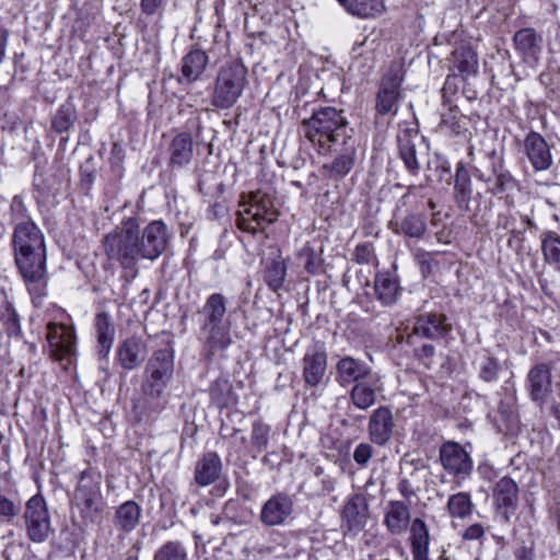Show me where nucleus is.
Wrapping results in <instances>:
<instances>
[{"instance_id": "obj_1", "label": "nucleus", "mask_w": 560, "mask_h": 560, "mask_svg": "<svg viewBox=\"0 0 560 560\" xmlns=\"http://www.w3.org/2000/svg\"><path fill=\"white\" fill-rule=\"evenodd\" d=\"M15 266L32 302L40 307L47 295V253L45 236L33 220L18 222L12 234Z\"/></svg>"}, {"instance_id": "obj_2", "label": "nucleus", "mask_w": 560, "mask_h": 560, "mask_svg": "<svg viewBox=\"0 0 560 560\" xmlns=\"http://www.w3.org/2000/svg\"><path fill=\"white\" fill-rule=\"evenodd\" d=\"M174 373V351L165 347L153 352L144 369L141 396L132 400L137 421H141L164 408L162 395Z\"/></svg>"}, {"instance_id": "obj_3", "label": "nucleus", "mask_w": 560, "mask_h": 560, "mask_svg": "<svg viewBox=\"0 0 560 560\" xmlns=\"http://www.w3.org/2000/svg\"><path fill=\"white\" fill-rule=\"evenodd\" d=\"M302 126L305 137L325 152H330L340 142H349L352 137V128L343 110L331 106L315 109Z\"/></svg>"}, {"instance_id": "obj_4", "label": "nucleus", "mask_w": 560, "mask_h": 560, "mask_svg": "<svg viewBox=\"0 0 560 560\" xmlns=\"http://www.w3.org/2000/svg\"><path fill=\"white\" fill-rule=\"evenodd\" d=\"M140 226L138 220L128 218L106 234L103 247L110 260L120 264L124 269H133L141 258L139 248Z\"/></svg>"}, {"instance_id": "obj_5", "label": "nucleus", "mask_w": 560, "mask_h": 560, "mask_svg": "<svg viewBox=\"0 0 560 560\" xmlns=\"http://www.w3.org/2000/svg\"><path fill=\"white\" fill-rule=\"evenodd\" d=\"M416 190V186H409L407 192L398 199L392 224L394 233L421 240L427 233L428 225L423 211L418 207Z\"/></svg>"}, {"instance_id": "obj_6", "label": "nucleus", "mask_w": 560, "mask_h": 560, "mask_svg": "<svg viewBox=\"0 0 560 560\" xmlns=\"http://www.w3.org/2000/svg\"><path fill=\"white\" fill-rule=\"evenodd\" d=\"M247 84V69L240 62L223 66L217 75L212 105L220 109L231 108L242 96Z\"/></svg>"}, {"instance_id": "obj_7", "label": "nucleus", "mask_w": 560, "mask_h": 560, "mask_svg": "<svg viewBox=\"0 0 560 560\" xmlns=\"http://www.w3.org/2000/svg\"><path fill=\"white\" fill-rule=\"evenodd\" d=\"M101 483L102 476L96 470L86 469L80 474L74 491V505L85 522H95L104 510Z\"/></svg>"}, {"instance_id": "obj_8", "label": "nucleus", "mask_w": 560, "mask_h": 560, "mask_svg": "<svg viewBox=\"0 0 560 560\" xmlns=\"http://www.w3.org/2000/svg\"><path fill=\"white\" fill-rule=\"evenodd\" d=\"M237 212V226L242 231L256 234L278 219V211L270 197L259 192L249 196L247 203L241 205Z\"/></svg>"}, {"instance_id": "obj_9", "label": "nucleus", "mask_w": 560, "mask_h": 560, "mask_svg": "<svg viewBox=\"0 0 560 560\" xmlns=\"http://www.w3.org/2000/svg\"><path fill=\"white\" fill-rule=\"evenodd\" d=\"M23 521L26 536L32 542L42 544L52 533L54 529L47 502L40 493L31 497L26 501Z\"/></svg>"}, {"instance_id": "obj_10", "label": "nucleus", "mask_w": 560, "mask_h": 560, "mask_svg": "<svg viewBox=\"0 0 560 560\" xmlns=\"http://www.w3.org/2000/svg\"><path fill=\"white\" fill-rule=\"evenodd\" d=\"M439 457L443 469L455 479L458 486L468 479L474 470L470 453L457 442H444L440 446Z\"/></svg>"}, {"instance_id": "obj_11", "label": "nucleus", "mask_w": 560, "mask_h": 560, "mask_svg": "<svg viewBox=\"0 0 560 560\" xmlns=\"http://www.w3.org/2000/svg\"><path fill=\"white\" fill-rule=\"evenodd\" d=\"M340 529L345 537L358 536L368 525L370 508L362 493H354L347 498L340 515Z\"/></svg>"}, {"instance_id": "obj_12", "label": "nucleus", "mask_w": 560, "mask_h": 560, "mask_svg": "<svg viewBox=\"0 0 560 560\" xmlns=\"http://www.w3.org/2000/svg\"><path fill=\"white\" fill-rule=\"evenodd\" d=\"M46 339L50 358L56 361L71 360L77 352V337L70 325L49 323Z\"/></svg>"}, {"instance_id": "obj_13", "label": "nucleus", "mask_w": 560, "mask_h": 560, "mask_svg": "<svg viewBox=\"0 0 560 560\" xmlns=\"http://www.w3.org/2000/svg\"><path fill=\"white\" fill-rule=\"evenodd\" d=\"M452 325L443 313L429 312L416 317L412 332L407 336V343H415L417 339L427 338L438 340L448 336Z\"/></svg>"}, {"instance_id": "obj_14", "label": "nucleus", "mask_w": 560, "mask_h": 560, "mask_svg": "<svg viewBox=\"0 0 560 560\" xmlns=\"http://www.w3.org/2000/svg\"><path fill=\"white\" fill-rule=\"evenodd\" d=\"M523 152L527 158L533 172H547L553 165L551 145L539 132L530 130L523 141Z\"/></svg>"}, {"instance_id": "obj_15", "label": "nucleus", "mask_w": 560, "mask_h": 560, "mask_svg": "<svg viewBox=\"0 0 560 560\" xmlns=\"http://www.w3.org/2000/svg\"><path fill=\"white\" fill-rule=\"evenodd\" d=\"M518 494V486L511 477L504 476L494 485L492 493L494 508L504 523H510L512 515L515 514Z\"/></svg>"}, {"instance_id": "obj_16", "label": "nucleus", "mask_w": 560, "mask_h": 560, "mask_svg": "<svg viewBox=\"0 0 560 560\" xmlns=\"http://www.w3.org/2000/svg\"><path fill=\"white\" fill-rule=\"evenodd\" d=\"M327 371V351L324 343L310 346L302 359V376L306 386L317 387Z\"/></svg>"}, {"instance_id": "obj_17", "label": "nucleus", "mask_w": 560, "mask_h": 560, "mask_svg": "<svg viewBox=\"0 0 560 560\" xmlns=\"http://www.w3.org/2000/svg\"><path fill=\"white\" fill-rule=\"evenodd\" d=\"M167 228L163 221L149 223L139 234V248L142 259L155 260L166 248Z\"/></svg>"}, {"instance_id": "obj_18", "label": "nucleus", "mask_w": 560, "mask_h": 560, "mask_svg": "<svg viewBox=\"0 0 560 560\" xmlns=\"http://www.w3.org/2000/svg\"><path fill=\"white\" fill-rule=\"evenodd\" d=\"M401 82L402 78L397 72L384 75L376 94L375 109L378 115L397 114Z\"/></svg>"}, {"instance_id": "obj_19", "label": "nucleus", "mask_w": 560, "mask_h": 560, "mask_svg": "<svg viewBox=\"0 0 560 560\" xmlns=\"http://www.w3.org/2000/svg\"><path fill=\"white\" fill-rule=\"evenodd\" d=\"M526 382L532 400L542 408L552 392L551 366L547 363L535 364L528 371Z\"/></svg>"}, {"instance_id": "obj_20", "label": "nucleus", "mask_w": 560, "mask_h": 560, "mask_svg": "<svg viewBox=\"0 0 560 560\" xmlns=\"http://www.w3.org/2000/svg\"><path fill=\"white\" fill-rule=\"evenodd\" d=\"M375 373L366 362L351 355H345L336 363V381L343 387L359 383Z\"/></svg>"}, {"instance_id": "obj_21", "label": "nucleus", "mask_w": 560, "mask_h": 560, "mask_svg": "<svg viewBox=\"0 0 560 560\" xmlns=\"http://www.w3.org/2000/svg\"><path fill=\"white\" fill-rule=\"evenodd\" d=\"M168 167L180 170L188 166L195 156V141L187 131L175 135L167 147Z\"/></svg>"}, {"instance_id": "obj_22", "label": "nucleus", "mask_w": 560, "mask_h": 560, "mask_svg": "<svg viewBox=\"0 0 560 560\" xmlns=\"http://www.w3.org/2000/svg\"><path fill=\"white\" fill-rule=\"evenodd\" d=\"M231 327L232 323L200 326L203 338L202 353L207 359H211L218 352L225 351L232 345Z\"/></svg>"}, {"instance_id": "obj_23", "label": "nucleus", "mask_w": 560, "mask_h": 560, "mask_svg": "<svg viewBox=\"0 0 560 560\" xmlns=\"http://www.w3.org/2000/svg\"><path fill=\"white\" fill-rule=\"evenodd\" d=\"M394 417L389 408L381 406L373 410L369 419V436L378 446L386 445L394 432Z\"/></svg>"}, {"instance_id": "obj_24", "label": "nucleus", "mask_w": 560, "mask_h": 560, "mask_svg": "<svg viewBox=\"0 0 560 560\" xmlns=\"http://www.w3.org/2000/svg\"><path fill=\"white\" fill-rule=\"evenodd\" d=\"M293 512V501L284 493L270 497L260 511V521L266 526L282 525Z\"/></svg>"}, {"instance_id": "obj_25", "label": "nucleus", "mask_w": 560, "mask_h": 560, "mask_svg": "<svg viewBox=\"0 0 560 560\" xmlns=\"http://www.w3.org/2000/svg\"><path fill=\"white\" fill-rule=\"evenodd\" d=\"M383 390L382 378L378 373L353 384L350 398L355 408L366 410L376 402V396Z\"/></svg>"}, {"instance_id": "obj_26", "label": "nucleus", "mask_w": 560, "mask_h": 560, "mask_svg": "<svg viewBox=\"0 0 560 560\" xmlns=\"http://www.w3.org/2000/svg\"><path fill=\"white\" fill-rule=\"evenodd\" d=\"M147 345L141 337L131 336L122 340L117 348V361L124 370L138 368L145 359Z\"/></svg>"}, {"instance_id": "obj_27", "label": "nucleus", "mask_w": 560, "mask_h": 560, "mask_svg": "<svg viewBox=\"0 0 560 560\" xmlns=\"http://www.w3.org/2000/svg\"><path fill=\"white\" fill-rule=\"evenodd\" d=\"M419 140L420 136L415 129H405L397 136L399 158L408 173L413 176L418 175L421 168L417 152Z\"/></svg>"}, {"instance_id": "obj_28", "label": "nucleus", "mask_w": 560, "mask_h": 560, "mask_svg": "<svg viewBox=\"0 0 560 560\" xmlns=\"http://www.w3.org/2000/svg\"><path fill=\"white\" fill-rule=\"evenodd\" d=\"M479 62L476 51L468 44H459L452 52L451 70L454 78L458 74L464 80L478 73Z\"/></svg>"}, {"instance_id": "obj_29", "label": "nucleus", "mask_w": 560, "mask_h": 560, "mask_svg": "<svg viewBox=\"0 0 560 560\" xmlns=\"http://www.w3.org/2000/svg\"><path fill=\"white\" fill-rule=\"evenodd\" d=\"M490 160L491 173L495 176L492 187L488 191L492 195H503L517 188L518 182L511 172L503 167L502 159L498 158L495 151L483 153Z\"/></svg>"}, {"instance_id": "obj_30", "label": "nucleus", "mask_w": 560, "mask_h": 560, "mask_svg": "<svg viewBox=\"0 0 560 560\" xmlns=\"http://www.w3.org/2000/svg\"><path fill=\"white\" fill-rule=\"evenodd\" d=\"M410 524V509L405 501L390 500L384 511V525L392 535L404 534Z\"/></svg>"}, {"instance_id": "obj_31", "label": "nucleus", "mask_w": 560, "mask_h": 560, "mask_svg": "<svg viewBox=\"0 0 560 560\" xmlns=\"http://www.w3.org/2000/svg\"><path fill=\"white\" fill-rule=\"evenodd\" d=\"M514 45L527 62H538L541 49L542 37L534 28L518 30L514 35Z\"/></svg>"}, {"instance_id": "obj_32", "label": "nucleus", "mask_w": 560, "mask_h": 560, "mask_svg": "<svg viewBox=\"0 0 560 560\" xmlns=\"http://www.w3.org/2000/svg\"><path fill=\"white\" fill-rule=\"evenodd\" d=\"M222 471V460L215 452H207L196 463L194 478L198 486L207 487L215 482Z\"/></svg>"}, {"instance_id": "obj_33", "label": "nucleus", "mask_w": 560, "mask_h": 560, "mask_svg": "<svg viewBox=\"0 0 560 560\" xmlns=\"http://www.w3.org/2000/svg\"><path fill=\"white\" fill-rule=\"evenodd\" d=\"M209 57L206 51L201 49H191L187 52L180 63V74L178 79L179 83H194L198 81L202 73L206 71Z\"/></svg>"}, {"instance_id": "obj_34", "label": "nucleus", "mask_w": 560, "mask_h": 560, "mask_svg": "<svg viewBox=\"0 0 560 560\" xmlns=\"http://www.w3.org/2000/svg\"><path fill=\"white\" fill-rule=\"evenodd\" d=\"M202 322L200 326H212L229 324L231 320L226 318V298L221 293L210 294L202 308Z\"/></svg>"}, {"instance_id": "obj_35", "label": "nucleus", "mask_w": 560, "mask_h": 560, "mask_svg": "<svg viewBox=\"0 0 560 560\" xmlns=\"http://www.w3.org/2000/svg\"><path fill=\"white\" fill-rule=\"evenodd\" d=\"M142 510L133 500L121 503L115 511L113 524L114 527L125 534L136 529L140 523Z\"/></svg>"}, {"instance_id": "obj_36", "label": "nucleus", "mask_w": 560, "mask_h": 560, "mask_svg": "<svg viewBox=\"0 0 560 560\" xmlns=\"http://www.w3.org/2000/svg\"><path fill=\"white\" fill-rule=\"evenodd\" d=\"M343 10L358 19H375L385 11L384 0H337Z\"/></svg>"}, {"instance_id": "obj_37", "label": "nucleus", "mask_w": 560, "mask_h": 560, "mask_svg": "<svg viewBox=\"0 0 560 560\" xmlns=\"http://www.w3.org/2000/svg\"><path fill=\"white\" fill-rule=\"evenodd\" d=\"M0 332L8 337L21 335L20 316L3 290H0Z\"/></svg>"}, {"instance_id": "obj_38", "label": "nucleus", "mask_w": 560, "mask_h": 560, "mask_svg": "<svg viewBox=\"0 0 560 560\" xmlns=\"http://www.w3.org/2000/svg\"><path fill=\"white\" fill-rule=\"evenodd\" d=\"M374 292L383 305H393L399 296L398 279L389 272L377 273L374 279Z\"/></svg>"}, {"instance_id": "obj_39", "label": "nucleus", "mask_w": 560, "mask_h": 560, "mask_svg": "<svg viewBox=\"0 0 560 560\" xmlns=\"http://www.w3.org/2000/svg\"><path fill=\"white\" fill-rule=\"evenodd\" d=\"M95 329L97 336V354L100 359H106L112 349L115 336V328L107 313L102 312L96 315Z\"/></svg>"}, {"instance_id": "obj_40", "label": "nucleus", "mask_w": 560, "mask_h": 560, "mask_svg": "<svg viewBox=\"0 0 560 560\" xmlns=\"http://www.w3.org/2000/svg\"><path fill=\"white\" fill-rule=\"evenodd\" d=\"M211 402L219 409L229 408L237 404V395L226 378H217L209 387Z\"/></svg>"}, {"instance_id": "obj_41", "label": "nucleus", "mask_w": 560, "mask_h": 560, "mask_svg": "<svg viewBox=\"0 0 560 560\" xmlns=\"http://www.w3.org/2000/svg\"><path fill=\"white\" fill-rule=\"evenodd\" d=\"M471 179L468 171L459 164L455 172L454 198L460 210L468 211L471 199Z\"/></svg>"}, {"instance_id": "obj_42", "label": "nucleus", "mask_w": 560, "mask_h": 560, "mask_svg": "<svg viewBox=\"0 0 560 560\" xmlns=\"http://www.w3.org/2000/svg\"><path fill=\"white\" fill-rule=\"evenodd\" d=\"M342 151L334 159L330 165V174L334 177L342 178L350 173L355 162V144L353 137L349 142H340Z\"/></svg>"}, {"instance_id": "obj_43", "label": "nucleus", "mask_w": 560, "mask_h": 560, "mask_svg": "<svg viewBox=\"0 0 560 560\" xmlns=\"http://www.w3.org/2000/svg\"><path fill=\"white\" fill-rule=\"evenodd\" d=\"M285 276L287 265L280 255L267 261L264 280L270 290L279 291L284 284Z\"/></svg>"}, {"instance_id": "obj_44", "label": "nucleus", "mask_w": 560, "mask_h": 560, "mask_svg": "<svg viewBox=\"0 0 560 560\" xmlns=\"http://www.w3.org/2000/svg\"><path fill=\"white\" fill-rule=\"evenodd\" d=\"M541 252L544 260L556 271H560V235L553 231L541 234Z\"/></svg>"}, {"instance_id": "obj_45", "label": "nucleus", "mask_w": 560, "mask_h": 560, "mask_svg": "<svg viewBox=\"0 0 560 560\" xmlns=\"http://www.w3.org/2000/svg\"><path fill=\"white\" fill-rule=\"evenodd\" d=\"M446 509L451 517L465 520L469 517L474 510L471 495L468 492H457L450 495Z\"/></svg>"}, {"instance_id": "obj_46", "label": "nucleus", "mask_w": 560, "mask_h": 560, "mask_svg": "<svg viewBox=\"0 0 560 560\" xmlns=\"http://www.w3.org/2000/svg\"><path fill=\"white\" fill-rule=\"evenodd\" d=\"M75 120V107L72 102L67 101L57 109L51 121V127L58 133L67 132L70 128L73 127Z\"/></svg>"}, {"instance_id": "obj_47", "label": "nucleus", "mask_w": 560, "mask_h": 560, "mask_svg": "<svg viewBox=\"0 0 560 560\" xmlns=\"http://www.w3.org/2000/svg\"><path fill=\"white\" fill-rule=\"evenodd\" d=\"M411 552L429 550L430 536L427 524L423 520L417 517L410 525Z\"/></svg>"}, {"instance_id": "obj_48", "label": "nucleus", "mask_w": 560, "mask_h": 560, "mask_svg": "<svg viewBox=\"0 0 560 560\" xmlns=\"http://www.w3.org/2000/svg\"><path fill=\"white\" fill-rule=\"evenodd\" d=\"M153 560H188V550L179 540H168L155 551Z\"/></svg>"}, {"instance_id": "obj_49", "label": "nucleus", "mask_w": 560, "mask_h": 560, "mask_svg": "<svg viewBox=\"0 0 560 560\" xmlns=\"http://www.w3.org/2000/svg\"><path fill=\"white\" fill-rule=\"evenodd\" d=\"M271 428L261 420H256L252 425L250 443L258 452L267 448Z\"/></svg>"}, {"instance_id": "obj_50", "label": "nucleus", "mask_w": 560, "mask_h": 560, "mask_svg": "<svg viewBox=\"0 0 560 560\" xmlns=\"http://www.w3.org/2000/svg\"><path fill=\"white\" fill-rule=\"evenodd\" d=\"M412 347L413 355L425 366L431 368L433 364V358L435 355V348L430 342H421L417 339L415 343H408Z\"/></svg>"}, {"instance_id": "obj_51", "label": "nucleus", "mask_w": 560, "mask_h": 560, "mask_svg": "<svg viewBox=\"0 0 560 560\" xmlns=\"http://www.w3.org/2000/svg\"><path fill=\"white\" fill-rule=\"evenodd\" d=\"M500 365L495 358L485 357L480 362L479 377L488 383L495 382L499 378Z\"/></svg>"}, {"instance_id": "obj_52", "label": "nucleus", "mask_w": 560, "mask_h": 560, "mask_svg": "<svg viewBox=\"0 0 560 560\" xmlns=\"http://www.w3.org/2000/svg\"><path fill=\"white\" fill-rule=\"evenodd\" d=\"M299 256L304 260V268L308 273L315 275L319 271L322 267V259L314 248L311 246H304Z\"/></svg>"}, {"instance_id": "obj_53", "label": "nucleus", "mask_w": 560, "mask_h": 560, "mask_svg": "<svg viewBox=\"0 0 560 560\" xmlns=\"http://www.w3.org/2000/svg\"><path fill=\"white\" fill-rule=\"evenodd\" d=\"M514 222H515L514 218L511 217L510 214L500 213L498 215L497 225H498V228L510 232L508 245L512 248L514 247L515 242L522 241V238H521L522 232L513 229Z\"/></svg>"}, {"instance_id": "obj_54", "label": "nucleus", "mask_w": 560, "mask_h": 560, "mask_svg": "<svg viewBox=\"0 0 560 560\" xmlns=\"http://www.w3.org/2000/svg\"><path fill=\"white\" fill-rule=\"evenodd\" d=\"M375 250L372 243H360L353 252V260L359 265L371 264L375 259Z\"/></svg>"}, {"instance_id": "obj_55", "label": "nucleus", "mask_w": 560, "mask_h": 560, "mask_svg": "<svg viewBox=\"0 0 560 560\" xmlns=\"http://www.w3.org/2000/svg\"><path fill=\"white\" fill-rule=\"evenodd\" d=\"M11 215L14 224L16 225L18 222L31 220L27 213L26 206L22 199L21 196H14L11 206Z\"/></svg>"}, {"instance_id": "obj_56", "label": "nucleus", "mask_w": 560, "mask_h": 560, "mask_svg": "<svg viewBox=\"0 0 560 560\" xmlns=\"http://www.w3.org/2000/svg\"><path fill=\"white\" fill-rule=\"evenodd\" d=\"M19 513L20 506L5 495L0 494V516L7 522H11Z\"/></svg>"}, {"instance_id": "obj_57", "label": "nucleus", "mask_w": 560, "mask_h": 560, "mask_svg": "<svg viewBox=\"0 0 560 560\" xmlns=\"http://www.w3.org/2000/svg\"><path fill=\"white\" fill-rule=\"evenodd\" d=\"M166 0H140V11L147 16L162 15Z\"/></svg>"}, {"instance_id": "obj_58", "label": "nucleus", "mask_w": 560, "mask_h": 560, "mask_svg": "<svg viewBox=\"0 0 560 560\" xmlns=\"http://www.w3.org/2000/svg\"><path fill=\"white\" fill-rule=\"evenodd\" d=\"M374 450L369 443H360L353 452V459L360 466H365L373 456Z\"/></svg>"}, {"instance_id": "obj_59", "label": "nucleus", "mask_w": 560, "mask_h": 560, "mask_svg": "<svg viewBox=\"0 0 560 560\" xmlns=\"http://www.w3.org/2000/svg\"><path fill=\"white\" fill-rule=\"evenodd\" d=\"M441 126L446 128L454 135H458L462 130L458 117L454 114L453 108H450V113L442 115Z\"/></svg>"}, {"instance_id": "obj_60", "label": "nucleus", "mask_w": 560, "mask_h": 560, "mask_svg": "<svg viewBox=\"0 0 560 560\" xmlns=\"http://www.w3.org/2000/svg\"><path fill=\"white\" fill-rule=\"evenodd\" d=\"M417 261L420 266V271L424 277L431 275L433 267L436 265L432 255L427 252H420L417 254Z\"/></svg>"}, {"instance_id": "obj_61", "label": "nucleus", "mask_w": 560, "mask_h": 560, "mask_svg": "<svg viewBox=\"0 0 560 560\" xmlns=\"http://www.w3.org/2000/svg\"><path fill=\"white\" fill-rule=\"evenodd\" d=\"M485 535V528L480 523L468 526L462 534L464 540H479Z\"/></svg>"}, {"instance_id": "obj_62", "label": "nucleus", "mask_w": 560, "mask_h": 560, "mask_svg": "<svg viewBox=\"0 0 560 560\" xmlns=\"http://www.w3.org/2000/svg\"><path fill=\"white\" fill-rule=\"evenodd\" d=\"M499 411L502 416V418L506 421L509 429H515L518 424V419L515 412L511 409V407L501 405L499 408Z\"/></svg>"}, {"instance_id": "obj_63", "label": "nucleus", "mask_w": 560, "mask_h": 560, "mask_svg": "<svg viewBox=\"0 0 560 560\" xmlns=\"http://www.w3.org/2000/svg\"><path fill=\"white\" fill-rule=\"evenodd\" d=\"M398 491L406 501L411 500L416 495L415 489L408 479H401L398 483Z\"/></svg>"}, {"instance_id": "obj_64", "label": "nucleus", "mask_w": 560, "mask_h": 560, "mask_svg": "<svg viewBox=\"0 0 560 560\" xmlns=\"http://www.w3.org/2000/svg\"><path fill=\"white\" fill-rule=\"evenodd\" d=\"M516 560H533L532 552L526 547H522L515 551Z\"/></svg>"}]
</instances>
